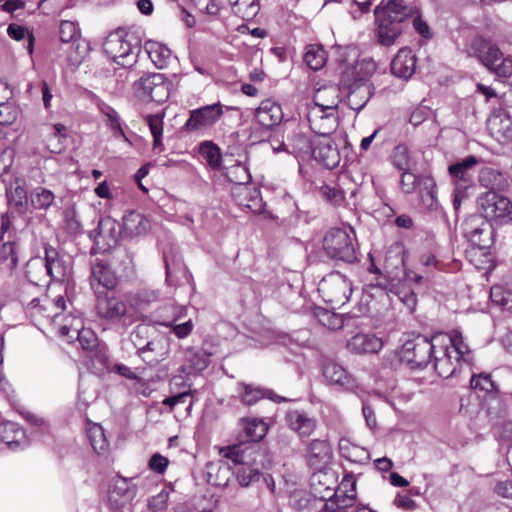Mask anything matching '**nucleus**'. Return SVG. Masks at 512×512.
<instances>
[{
	"label": "nucleus",
	"instance_id": "nucleus-42",
	"mask_svg": "<svg viewBox=\"0 0 512 512\" xmlns=\"http://www.w3.org/2000/svg\"><path fill=\"white\" fill-rule=\"evenodd\" d=\"M312 464L327 463L331 457V447L326 440H313L308 449Z\"/></svg>",
	"mask_w": 512,
	"mask_h": 512
},
{
	"label": "nucleus",
	"instance_id": "nucleus-38",
	"mask_svg": "<svg viewBox=\"0 0 512 512\" xmlns=\"http://www.w3.org/2000/svg\"><path fill=\"white\" fill-rule=\"evenodd\" d=\"M186 312L187 309L185 307H179L172 320L160 322V325L170 327L178 339H185L192 333L194 329V323L191 319L183 323H177L178 320L186 315Z\"/></svg>",
	"mask_w": 512,
	"mask_h": 512
},
{
	"label": "nucleus",
	"instance_id": "nucleus-32",
	"mask_svg": "<svg viewBox=\"0 0 512 512\" xmlns=\"http://www.w3.org/2000/svg\"><path fill=\"white\" fill-rule=\"evenodd\" d=\"M122 229L127 237L145 235L150 230L149 220L141 213L130 211L123 216Z\"/></svg>",
	"mask_w": 512,
	"mask_h": 512
},
{
	"label": "nucleus",
	"instance_id": "nucleus-46",
	"mask_svg": "<svg viewBox=\"0 0 512 512\" xmlns=\"http://www.w3.org/2000/svg\"><path fill=\"white\" fill-rule=\"evenodd\" d=\"M66 139V127L63 124L57 123L52 127L46 139L47 149L52 153H60L64 147Z\"/></svg>",
	"mask_w": 512,
	"mask_h": 512
},
{
	"label": "nucleus",
	"instance_id": "nucleus-34",
	"mask_svg": "<svg viewBox=\"0 0 512 512\" xmlns=\"http://www.w3.org/2000/svg\"><path fill=\"white\" fill-rule=\"evenodd\" d=\"M0 440L15 450L25 444V432L18 424L5 421L0 424Z\"/></svg>",
	"mask_w": 512,
	"mask_h": 512
},
{
	"label": "nucleus",
	"instance_id": "nucleus-2",
	"mask_svg": "<svg viewBox=\"0 0 512 512\" xmlns=\"http://www.w3.org/2000/svg\"><path fill=\"white\" fill-rule=\"evenodd\" d=\"M301 146L289 149L283 141L274 138L269 139V143L274 152L287 151L296 157L305 159L310 151L313 158L328 169L335 168L340 162V152L331 136H316L311 142L304 137L297 139Z\"/></svg>",
	"mask_w": 512,
	"mask_h": 512
},
{
	"label": "nucleus",
	"instance_id": "nucleus-55",
	"mask_svg": "<svg viewBox=\"0 0 512 512\" xmlns=\"http://www.w3.org/2000/svg\"><path fill=\"white\" fill-rule=\"evenodd\" d=\"M490 297L502 309L512 312V291L505 290L501 286H494L491 288Z\"/></svg>",
	"mask_w": 512,
	"mask_h": 512
},
{
	"label": "nucleus",
	"instance_id": "nucleus-28",
	"mask_svg": "<svg viewBox=\"0 0 512 512\" xmlns=\"http://www.w3.org/2000/svg\"><path fill=\"white\" fill-rule=\"evenodd\" d=\"M416 57L408 48L400 49L391 62V71L398 78L407 80L415 72Z\"/></svg>",
	"mask_w": 512,
	"mask_h": 512
},
{
	"label": "nucleus",
	"instance_id": "nucleus-60",
	"mask_svg": "<svg viewBox=\"0 0 512 512\" xmlns=\"http://www.w3.org/2000/svg\"><path fill=\"white\" fill-rule=\"evenodd\" d=\"M170 492L162 489L158 494L150 497L147 501V509L150 512H162L168 506Z\"/></svg>",
	"mask_w": 512,
	"mask_h": 512
},
{
	"label": "nucleus",
	"instance_id": "nucleus-18",
	"mask_svg": "<svg viewBox=\"0 0 512 512\" xmlns=\"http://www.w3.org/2000/svg\"><path fill=\"white\" fill-rule=\"evenodd\" d=\"M97 294L96 309L100 317L107 320H119L121 318H127L130 322L134 321L130 309L126 302L116 296H102Z\"/></svg>",
	"mask_w": 512,
	"mask_h": 512
},
{
	"label": "nucleus",
	"instance_id": "nucleus-40",
	"mask_svg": "<svg viewBox=\"0 0 512 512\" xmlns=\"http://www.w3.org/2000/svg\"><path fill=\"white\" fill-rule=\"evenodd\" d=\"M232 11L244 20H252L260 10L259 0H229Z\"/></svg>",
	"mask_w": 512,
	"mask_h": 512
},
{
	"label": "nucleus",
	"instance_id": "nucleus-21",
	"mask_svg": "<svg viewBox=\"0 0 512 512\" xmlns=\"http://www.w3.org/2000/svg\"><path fill=\"white\" fill-rule=\"evenodd\" d=\"M414 14V9L404 0H382L374 9L375 19L404 22Z\"/></svg>",
	"mask_w": 512,
	"mask_h": 512
},
{
	"label": "nucleus",
	"instance_id": "nucleus-61",
	"mask_svg": "<svg viewBox=\"0 0 512 512\" xmlns=\"http://www.w3.org/2000/svg\"><path fill=\"white\" fill-rule=\"evenodd\" d=\"M334 501L331 502V506L333 504L336 505V509H344L351 507L355 500H356V492L354 489H351L350 491H343L342 488H340L336 493L334 494Z\"/></svg>",
	"mask_w": 512,
	"mask_h": 512
},
{
	"label": "nucleus",
	"instance_id": "nucleus-51",
	"mask_svg": "<svg viewBox=\"0 0 512 512\" xmlns=\"http://www.w3.org/2000/svg\"><path fill=\"white\" fill-rule=\"evenodd\" d=\"M31 204L35 209H48L54 202V193L44 187H36L30 195Z\"/></svg>",
	"mask_w": 512,
	"mask_h": 512
},
{
	"label": "nucleus",
	"instance_id": "nucleus-15",
	"mask_svg": "<svg viewBox=\"0 0 512 512\" xmlns=\"http://www.w3.org/2000/svg\"><path fill=\"white\" fill-rule=\"evenodd\" d=\"M325 384L343 391H355L358 387L356 377L335 361H326L322 365Z\"/></svg>",
	"mask_w": 512,
	"mask_h": 512
},
{
	"label": "nucleus",
	"instance_id": "nucleus-52",
	"mask_svg": "<svg viewBox=\"0 0 512 512\" xmlns=\"http://www.w3.org/2000/svg\"><path fill=\"white\" fill-rule=\"evenodd\" d=\"M199 154L211 168H219L221 165L220 149L212 142H203L199 147Z\"/></svg>",
	"mask_w": 512,
	"mask_h": 512
},
{
	"label": "nucleus",
	"instance_id": "nucleus-54",
	"mask_svg": "<svg viewBox=\"0 0 512 512\" xmlns=\"http://www.w3.org/2000/svg\"><path fill=\"white\" fill-rule=\"evenodd\" d=\"M260 477L259 468L256 465L242 466L236 471V479L241 487H248Z\"/></svg>",
	"mask_w": 512,
	"mask_h": 512
},
{
	"label": "nucleus",
	"instance_id": "nucleus-36",
	"mask_svg": "<svg viewBox=\"0 0 512 512\" xmlns=\"http://www.w3.org/2000/svg\"><path fill=\"white\" fill-rule=\"evenodd\" d=\"M339 451L343 458L352 463L366 464L370 460L369 452L364 447L352 443L347 438L340 439Z\"/></svg>",
	"mask_w": 512,
	"mask_h": 512
},
{
	"label": "nucleus",
	"instance_id": "nucleus-33",
	"mask_svg": "<svg viewBox=\"0 0 512 512\" xmlns=\"http://www.w3.org/2000/svg\"><path fill=\"white\" fill-rule=\"evenodd\" d=\"M144 49L154 66L158 69L166 68L172 60L170 48L161 42L148 40L145 42Z\"/></svg>",
	"mask_w": 512,
	"mask_h": 512
},
{
	"label": "nucleus",
	"instance_id": "nucleus-39",
	"mask_svg": "<svg viewBox=\"0 0 512 512\" xmlns=\"http://www.w3.org/2000/svg\"><path fill=\"white\" fill-rule=\"evenodd\" d=\"M370 87L364 83L357 84L348 94V105L351 109L361 111L370 99Z\"/></svg>",
	"mask_w": 512,
	"mask_h": 512
},
{
	"label": "nucleus",
	"instance_id": "nucleus-27",
	"mask_svg": "<svg viewBox=\"0 0 512 512\" xmlns=\"http://www.w3.org/2000/svg\"><path fill=\"white\" fill-rule=\"evenodd\" d=\"M402 23L395 20H386L384 17L375 19V37L382 46H392L402 34Z\"/></svg>",
	"mask_w": 512,
	"mask_h": 512
},
{
	"label": "nucleus",
	"instance_id": "nucleus-26",
	"mask_svg": "<svg viewBox=\"0 0 512 512\" xmlns=\"http://www.w3.org/2000/svg\"><path fill=\"white\" fill-rule=\"evenodd\" d=\"M257 122L265 128L279 125L284 117L282 107L272 99L263 100L255 111Z\"/></svg>",
	"mask_w": 512,
	"mask_h": 512
},
{
	"label": "nucleus",
	"instance_id": "nucleus-20",
	"mask_svg": "<svg viewBox=\"0 0 512 512\" xmlns=\"http://www.w3.org/2000/svg\"><path fill=\"white\" fill-rule=\"evenodd\" d=\"M223 114L220 104L207 105L191 111L185 127L190 131L206 129L216 123Z\"/></svg>",
	"mask_w": 512,
	"mask_h": 512
},
{
	"label": "nucleus",
	"instance_id": "nucleus-59",
	"mask_svg": "<svg viewBox=\"0 0 512 512\" xmlns=\"http://www.w3.org/2000/svg\"><path fill=\"white\" fill-rule=\"evenodd\" d=\"M377 67V63L370 58H365L358 61L354 67L357 80H366L376 72Z\"/></svg>",
	"mask_w": 512,
	"mask_h": 512
},
{
	"label": "nucleus",
	"instance_id": "nucleus-6",
	"mask_svg": "<svg viewBox=\"0 0 512 512\" xmlns=\"http://www.w3.org/2000/svg\"><path fill=\"white\" fill-rule=\"evenodd\" d=\"M322 96L323 93L314 96V102L308 108L307 119L317 136H331L338 127L339 99L333 97L329 103H323Z\"/></svg>",
	"mask_w": 512,
	"mask_h": 512
},
{
	"label": "nucleus",
	"instance_id": "nucleus-41",
	"mask_svg": "<svg viewBox=\"0 0 512 512\" xmlns=\"http://www.w3.org/2000/svg\"><path fill=\"white\" fill-rule=\"evenodd\" d=\"M163 119L164 113L147 115L145 117L146 123L149 126L150 132L153 136V150L161 152L163 150L162 134H163Z\"/></svg>",
	"mask_w": 512,
	"mask_h": 512
},
{
	"label": "nucleus",
	"instance_id": "nucleus-4",
	"mask_svg": "<svg viewBox=\"0 0 512 512\" xmlns=\"http://www.w3.org/2000/svg\"><path fill=\"white\" fill-rule=\"evenodd\" d=\"M69 264L60 256L57 250L51 246L45 247V258L31 259L27 264L26 277L39 286L43 285L45 278L62 281L69 272Z\"/></svg>",
	"mask_w": 512,
	"mask_h": 512
},
{
	"label": "nucleus",
	"instance_id": "nucleus-35",
	"mask_svg": "<svg viewBox=\"0 0 512 512\" xmlns=\"http://www.w3.org/2000/svg\"><path fill=\"white\" fill-rule=\"evenodd\" d=\"M66 302L63 296H59L56 300L51 301L46 296L42 299L34 298L28 303V310L32 315L42 314L47 317L52 315L56 310L64 311Z\"/></svg>",
	"mask_w": 512,
	"mask_h": 512
},
{
	"label": "nucleus",
	"instance_id": "nucleus-25",
	"mask_svg": "<svg viewBox=\"0 0 512 512\" xmlns=\"http://www.w3.org/2000/svg\"><path fill=\"white\" fill-rule=\"evenodd\" d=\"M346 347L353 354H374L382 349L383 340L372 333H357L347 341Z\"/></svg>",
	"mask_w": 512,
	"mask_h": 512
},
{
	"label": "nucleus",
	"instance_id": "nucleus-47",
	"mask_svg": "<svg viewBox=\"0 0 512 512\" xmlns=\"http://www.w3.org/2000/svg\"><path fill=\"white\" fill-rule=\"evenodd\" d=\"M60 40L75 45L81 38V29L75 21L62 20L59 25Z\"/></svg>",
	"mask_w": 512,
	"mask_h": 512
},
{
	"label": "nucleus",
	"instance_id": "nucleus-56",
	"mask_svg": "<svg viewBox=\"0 0 512 512\" xmlns=\"http://www.w3.org/2000/svg\"><path fill=\"white\" fill-rule=\"evenodd\" d=\"M187 353L190 355L189 363L192 370L201 372L208 367L211 353L205 350L194 351L192 348H189Z\"/></svg>",
	"mask_w": 512,
	"mask_h": 512
},
{
	"label": "nucleus",
	"instance_id": "nucleus-16",
	"mask_svg": "<svg viewBox=\"0 0 512 512\" xmlns=\"http://www.w3.org/2000/svg\"><path fill=\"white\" fill-rule=\"evenodd\" d=\"M120 234V226L117 221L106 216L99 220L90 236L94 239V244L99 251L107 252L117 246Z\"/></svg>",
	"mask_w": 512,
	"mask_h": 512
},
{
	"label": "nucleus",
	"instance_id": "nucleus-19",
	"mask_svg": "<svg viewBox=\"0 0 512 512\" xmlns=\"http://www.w3.org/2000/svg\"><path fill=\"white\" fill-rule=\"evenodd\" d=\"M219 454L240 467L256 465L259 449L248 443L233 444L219 449Z\"/></svg>",
	"mask_w": 512,
	"mask_h": 512
},
{
	"label": "nucleus",
	"instance_id": "nucleus-44",
	"mask_svg": "<svg viewBox=\"0 0 512 512\" xmlns=\"http://www.w3.org/2000/svg\"><path fill=\"white\" fill-rule=\"evenodd\" d=\"M421 202L425 209L436 211L439 202L436 196V183L433 179L426 178L423 180V188L420 190Z\"/></svg>",
	"mask_w": 512,
	"mask_h": 512
},
{
	"label": "nucleus",
	"instance_id": "nucleus-31",
	"mask_svg": "<svg viewBox=\"0 0 512 512\" xmlns=\"http://www.w3.org/2000/svg\"><path fill=\"white\" fill-rule=\"evenodd\" d=\"M479 163V159L475 156H468L462 161L452 164L448 167V172L453 178L455 187L458 184H462L463 188L466 189L472 182V175L470 169Z\"/></svg>",
	"mask_w": 512,
	"mask_h": 512
},
{
	"label": "nucleus",
	"instance_id": "nucleus-5",
	"mask_svg": "<svg viewBox=\"0 0 512 512\" xmlns=\"http://www.w3.org/2000/svg\"><path fill=\"white\" fill-rule=\"evenodd\" d=\"M325 254L334 260L352 263L357 259L356 237L350 226L335 227L328 230L322 241Z\"/></svg>",
	"mask_w": 512,
	"mask_h": 512
},
{
	"label": "nucleus",
	"instance_id": "nucleus-53",
	"mask_svg": "<svg viewBox=\"0 0 512 512\" xmlns=\"http://www.w3.org/2000/svg\"><path fill=\"white\" fill-rule=\"evenodd\" d=\"M136 491L135 487L129 486V479L119 477L110 491V497L118 496L123 501H131L136 496Z\"/></svg>",
	"mask_w": 512,
	"mask_h": 512
},
{
	"label": "nucleus",
	"instance_id": "nucleus-10",
	"mask_svg": "<svg viewBox=\"0 0 512 512\" xmlns=\"http://www.w3.org/2000/svg\"><path fill=\"white\" fill-rule=\"evenodd\" d=\"M133 89L135 95L142 101L163 103L169 97V84L160 73L141 77L134 82Z\"/></svg>",
	"mask_w": 512,
	"mask_h": 512
},
{
	"label": "nucleus",
	"instance_id": "nucleus-3",
	"mask_svg": "<svg viewBox=\"0 0 512 512\" xmlns=\"http://www.w3.org/2000/svg\"><path fill=\"white\" fill-rule=\"evenodd\" d=\"M468 56L475 57L498 77L512 76V59L504 57L499 47L481 35L474 36L465 46Z\"/></svg>",
	"mask_w": 512,
	"mask_h": 512
},
{
	"label": "nucleus",
	"instance_id": "nucleus-30",
	"mask_svg": "<svg viewBox=\"0 0 512 512\" xmlns=\"http://www.w3.org/2000/svg\"><path fill=\"white\" fill-rule=\"evenodd\" d=\"M286 421L288 426L301 437L310 436L316 428V420L300 410L289 411L286 414Z\"/></svg>",
	"mask_w": 512,
	"mask_h": 512
},
{
	"label": "nucleus",
	"instance_id": "nucleus-12",
	"mask_svg": "<svg viewBox=\"0 0 512 512\" xmlns=\"http://www.w3.org/2000/svg\"><path fill=\"white\" fill-rule=\"evenodd\" d=\"M19 230L15 217L5 213L1 215L0 224V261L7 262L13 268L17 264L16 240Z\"/></svg>",
	"mask_w": 512,
	"mask_h": 512
},
{
	"label": "nucleus",
	"instance_id": "nucleus-22",
	"mask_svg": "<svg viewBox=\"0 0 512 512\" xmlns=\"http://www.w3.org/2000/svg\"><path fill=\"white\" fill-rule=\"evenodd\" d=\"M62 312L61 310H56L52 315L48 314L47 318H51L52 324L62 338L67 342H72L77 332L82 328L83 321L78 316L72 314L63 315Z\"/></svg>",
	"mask_w": 512,
	"mask_h": 512
},
{
	"label": "nucleus",
	"instance_id": "nucleus-64",
	"mask_svg": "<svg viewBox=\"0 0 512 512\" xmlns=\"http://www.w3.org/2000/svg\"><path fill=\"white\" fill-rule=\"evenodd\" d=\"M149 328L146 325H138L130 334V340L134 347L137 349V354L140 352V346L148 340Z\"/></svg>",
	"mask_w": 512,
	"mask_h": 512
},
{
	"label": "nucleus",
	"instance_id": "nucleus-11",
	"mask_svg": "<svg viewBox=\"0 0 512 512\" xmlns=\"http://www.w3.org/2000/svg\"><path fill=\"white\" fill-rule=\"evenodd\" d=\"M471 388L483 391L487 394L484 401V411L490 420L501 418L505 413V405L503 401L496 395V386L489 374L480 373L473 375L470 380Z\"/></svg>",
	"mask_w": 512,
	"mask_h": 512
},
{
	"label": "nucleus",
	"instance_id": "nucleus-49",
	"mask_svg": "<svg viewBox=\"0 0 512 512\" xmlns=\"http://www.w3.org/2000/svg\"><path fill=\"white\" fill-rule=\"evenodd\" d=\"M100 110L106 116L107 125L114 131V136L116 138H123L126 142H128V138L121 127V121L118 112L107 104H102L100 106Z\"/></svg>",
	"mask_w": 512,
	"mask_h": 512
},
{
	"label": "nucleus",
	"instance_id": "nucleus-57",
	"mask_svg": "<svg viewBox=\"0 0 512 512\" xmlns=\"http://www.w3.org/2000/svg\"><path fill=\"white\" fill-rule=\"evenodd\" d=\"M161 339H151L144 343V346H140V352L138 355L148 364H156L159 362L158 357H152L150 353H157L161 349Z\"/></svg>",
	"mask_w": 512,
	"mask_h": 512
},
{
	"label": "nucleus",
	"instance_id": "nucleus-62",
	"mask_svg": "<svg viewBox=\"0 0 512 512\" xmlns=\"http://www.w3.org/2000/svg\"><path fill=\"white\" fill-rule=\"evenodd\" d=\"M80 345L85 350H92L97 345V337L90 329H85L83 326L75 335Z\"/></svg>",
	"mask_w": 512,
	"mask_h": 512
},
{
	"label": "nucleus",
	"instance_id": "nucleus-24",
	"mask_svg": "<svg viewBox=\"0 0 512 512\" xmlns=\"http://www.w3.org/2000/svg\"><path fill=\"white\" fill-rule=\"evenodd\" d=\"M91 286L96 294H100V288L113 289L117 284L116 273L103 260H96L92 265Z\"/></svg>",
	"mask_w": 512,
	"mask_h": 512
},
{
	"label": "nucleus",
	"instance_id": "nucleus-14",
	"mask_svg": "<svg viewBox=\"0 0 512 512\" xmlns=\"http://www.w3.org/2000/svg\"><path fill=\"white\" fill-rule=\"evenodd\" d=\"M103 50L108 57L122 67H131L137 61L139 48L132 46L121 35L110 34L103 43Z\"/></svg>",
	"mask_w": 512,
	"mask_h": 512
},
{
	"label": "nucleus",
	"instance_id": "nucleus-48",
	"mask_svg": "<svg viewBox=\"0 0 512 512\" xmlns=\"http://www.w3.org/2000/svg\"><path fill=\"white\" fill-rule=\"evenodd\" d=\"M87 435L93 449L97 453H103L108 448V441L106 439L104 429L101 425L94 423L89 426Z\"/></svg>",
	"mask_w": 512,
	"mask_h": 512
},
{
	"label": "nucleus",
	"instance_id": "nucleus-63",
	"mask_svg": "<svg viewBox=\"0 0 512 512\" xmlns=\"http://www.w3.org/2000/svg\"><path fill=\"white\" fill-rule=\"evenodd\" d=\"M63 216L66 229L70 233L76 234L81 231L82 225L78 218L77 212L73 207L65 209Z\"/></svg>",
	"mask_w": 512,
	"mask_h": 512
},
{
	"label": "nucleus",
	"instance_id": "nucleus-13",
	"mask_svg": "<svg viewBox=\"0 0 512 512\" xmlns=\"http://www.w3.org/2000/svg\"><path fill=\"white\" fill-rule=\"evenodd\" d=\"M463 234L474 247L489 249L494 242L493 226L483 217L473 215L463 223Z\"/></svg>",
	"mask_w": 512,
	"mask_h": 512
},
{
	"label": "nucleus",
	"instance_id": "nucleus-8",
	"mask_svg": "<svg viewBox=\"0 0 512 512\" xmlns=\"http://www.w3.org/2000/svg\"><path fill=\"white\" fill-rule=\"evenodd\" d=\"M423 281V276L412 271H405L404 279H396L388 276L377 279L376 285L387 292L395 294L399 300L408 308L410 312L414 311L417 298L413 289L408 283L420 285Z\"/></svg>",
	"mask_w": 512,
	"mask_h": 512
},
{
	"label": "nucleus",
	"instance_id": "nucleus-50",
	"mask_svg": "<svg viewBox=\"0 0 512 512\" xmlns=\"http://www.w3.org/2000/svg\"><path fill=\"white\" fill-rule=\"evenodd\" d=\"M226 177L230 182L235 184V187L249 186L248 184L251 181V175L248 168L241 163H237L228 168Z\"/></svg>",
	"mask_w": 512,
	"mask_h": 512
},
{
	"label": "nucleus",
	"instance_id": "nucleus-29",
	"mask_svg": "<svg viewBox=\"0 0 512 512\" xmlns=\"http://www.w3.org/2000/svg\"><path fill=\"white\" fill-rule=\"evenodd\" d=\"M233 195L240 206L246 207L255 213H261L265 208L260 191L251 186L233 188Z\"/></svg>",
	"mask_w": 512,
	"mask_h": 512
},
{
	"label": "nucleus",
	"instance_id": "nucleus-1",
	"mask_svg": "<svg viewBox=\"0 0 512 512\" xmlns=\"http://www.w3.org/2000/svg\"><path fill=\"white\" fill-rule=\"evenodd\" d=\"M399 356L412 368H423L434 359L439 376L449 378L473 362V353L464 342L462 334L453 330L450 334L438 333L431 339L421 335L409 336L402 344Z\"/></svg>",
	"mask_w": 512,
	"mask_h": 512
},
{
	"label": "nucleus",
	"instance_id": "nucleus-58",
	"mask_svg": "<svg viewBox=\"0 0 512 512\" xmlns=\"http://www.w3.org/2000/svg\"><path fill=\"white\" fill-rule=\"evenodd\" d=\"M320 195L333 205H340L344 199V192L336 185L324 184L319 188Z\"/></svg>",
	"mask_w": 512,
	"mask_h": 512
},
{
	"label": "nucleus",
	"instance_id": "nucleus-43",
	"mask_svg": "<svg viewBox=\"0 0 512 512\" xmlns=\"http://www.w3.org/2000/svg\"><path fill=\"white\" fill-rule=\"evenodd\" d=\"M391 161L393 166L399 171L412 170L415 166V162L410 156L408 147L405 144H399L394 147Z\"/></svg>",
	"mask_w": 512,
	"mask_h": 512
},
{
	"label": "nucleus",
	"instance_id": "nucleus-17",
	"mask_svg": "<svg viewBox=\"0 0 512 512\" xmlns=\"http://www.w3.org/2000/svg\"><path fill=\"white\" fill-rule=\"evenodd\" d=\"M232 398L240 401L245 406H252L263 398H269L276 403L286 401V398L263 389L252 383L237 382Z\"/></svg>",
	"mask_w": 512,
	"mask_h": 512
},
{
	"label": "nucleus",
	"instance_id": "nucleus-23",
	"mask_svg": "<svg viewBox=\"0 0 512 512\" xmlns=\"http://www.w3.org/2000/svg\"><path fill=\"white\" fill-rule=\"evenodd\" d=\"M490 135L499 143L512 141V121L505 111H495L487 120Z\"/></svg>",
	"mask_w": 512,
	"mask_h": 512
},
{
	"label": "nucleus",
	"instance_id": "nucleus-37",
	"mask_svg": "<svg viewBox=\"0 0 512 512\" xmlns=\"http://www.w3.org/2000/svg\"><path fill=\"white\" fill-rule=\"evenodd\" d=\"M245 437L250 442L262 440L268 432V425L263 419L241 418L239 421Z\"/></svg>",
	"mask_w": 512,
	"mask_h": 512
},
{
	"label": "nucleus",
	"instance_id": "nucleus-7",
	"mask_svg": "<svg viewBox=\"0 0 512 512\" xmlns=\"http://www.w3.org/2000/svg\"><path fill=\"white\" fill-rule=\"evenodd\" d=\"M478 203L483 218L492 226L512 224V202L509 198L489 191L479 197Z\"/></svg>",
	"mask_w": 512,
	"mask_h": 512
},
{
	"label": "nucleus",
	"instance_id": "nucleus-9",
	"mask_svg": "<svg viewBox=\"0 0 512 512\" xmlns=\"http://www.w3.org/2000/svg\"><path fill=\"white\" fill-rule=\"evenodd\" d=\"M318 291L323 300L334 308H340L346 304L352 295V283L339 272H333L325 276L319 283Z\"/></svg>",
	"mask_w": 512,
	"mask_h": 512
},
{
	"label": "nucleus",
	"instance_id": "nucleus-45",
	"mask_svg": "<svg viewBox=\"0 0 512 512\" xmlns=\"http://www.w3.org/2000/svg\"><path fill=\"white\" fill-rule=\"evenodd\" d=\"M327 57L325 50L319 45H309L306 47L304 61L307 66L314 70H320L324 67Z\"/></svg>",
	"mask_w": 512,
	"mask_h": 512
}]
</instances>
